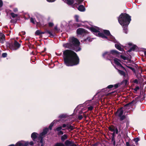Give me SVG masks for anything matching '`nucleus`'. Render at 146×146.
Returning a JSON list of instances; mask_svg holds the SVG:
<instances>
[{"label":"nucleus","mask_w":146,"mask_h":146,"mask_svg":"<svg viewBox=\"0 0 146 146\" xmlns=\"http://www.w3.org/2000/svg\"><path fill=\"white\" fill-rule=\"evenodd\" d=\"M64 63L67 66H72L79 63V58L76 54L72 51L66 50L63 52Z\"/></svg>","instance_id":"nucleus-1"},{"label":"nucleus","mask_w":146,"mask_h":146,"mask_svg":"<svg viewBox=\"0 0 146 146\" xmlns=\"http://www.w3.org/2000/svg\"><path fill=\"white\" fill-rule=\"evenodd\" d=\"M90 30L92 32L95 33H98V36L103 38L107 39L108 40H110L114 43L117 42L115 38L110 34L109 31L107 30H103L104 33L99 32L101 29L97 27H92L90 28Z\"/></svg>","instance_id":"nucleus-2"},{"label":"nucleus","mask_w":146,"mask_h":146,"mask_svg":"<svg viewBox=\"0 0 146 146\" xmlns=\"http://www.w3.org/2000/svg\"><path fill=\"white\" fill-rule=\"evenodd\" d=\"M118 20L123 28L124 32L127 33V27L131 21V17L126 13H122L120 15Z\"/></svg>","instance_id":"nucleus-3"},{"label":"nucleus","mask_w":146,"mask_h":146,"mask_svg":"<svg viewBox=\"0 0 146 146\" xmlns=\"http://www.w3.org/2000/svg\"><path fill=\"white\" fill-rule=\"evenodd\" d=\"M80 42L77 39L74 37H70L69 39V43L63 44V46L72 49L77 52L80 50L79 47Z\"/></svg>","instance_id":"nucleus-4"},{"label":"nucleus","mask_w":146,"mask_h":146,"mask_svg":"<svg viewBox=\"0 0 146 146\" xmlns=\"http://www.w3.org/2000/svg\"><path fill=\"white\" fill-rule=\"evenodd\" d=\"M117 52L114 50H112L110 51V52H105L103 54V56L104 57H106L107 59L110 60L111 62H112V60L111 59V57L112 55L115 54H117Z\"/></svg>","instance_id":"nucleus-5"},{"label":"nucleus","mask_w":146,"mask_h":146,"mask_svg":"<svg viewBox=\"0 0 146 146\" xmlns=\"http://www.w3.org/2000/svg\"><path fill=\"white\" fill-rule=\"evenodd\" d=\"M20 44L17 42L15 41L13 44H10L9 48L11 50H16L20 47Z\"/></svg>","instance_id":"nucleus-6"},{"label":"nucleus","mask_w":146,"mask_h":146,"mask_svg":"<svg viewBox=\"0 0 146 146\" xmlns=\"http://www.w3.org/2000/svg\"><path fill=\"white\" fill-rule=\"evenodd\" d=\"M48 131V129L46 128L43 130L42 133H40L39 135V138L40 139V143H42L41 146H44L43 145L42 138L44 135L46 134Z\"/></svg>","instance_id":"nucleus-7"},{"label":"nucleus","mask_w":146,"mask_h":146,"mask_svg":"<svg viewBox=\"0 0 146 146\" xmlns=\"http://www.w3.org/2000/svg\"><path fill=\"white\" fill-rule=\"evenodd\" d=\"M113 60L114 63L117 66V67L119 68V69L124 68L123 67L120 62V61L117 58H114Z\"/></svg>","instance_id":"nucleus-8"},{"label":"nucleus","mask_w":146,"mask_h":146,"mask_svg":"<svg viewBox=\"0 0 146 146\" xmlns=\"http://www.w3.org/2000/svg\"><path fill=\"white\" fill-rule=\"evenodd\" d=\"M115 46L117 49L121 51H124L123 46L119 43L115 44Z\"/></svg>","instance_id":"nucleus-9"},{"label":"nucleus","mask_w":146,"mask_h":146,"mask_svg":"<svg viewBox=\"0 0 146 146\" xmlns=\"http://www.w3.org/2000/svg\"><path fill=\"white\" fill-rule=\"evenodd\" d=\"M123 113V111L122 109V108H121L117 111L115 113V115L118 117L121 116L122 115Z\"/></svg>","instance_id":"nucleus-10"},{"label":"nucleus","mask_w":146,"mask_h":146,"mask_svg":"<svg viewBox=\"0 0 146 146\" xmlns=\"http://www.w3.org/2000/svg\"><path fill=\"white\" fill-rule=\"evenodd\" d=\"M85 32V30L83 29L79 28L77 30V33L78 34H82L84 33Z\"/></svg>","instance_id":"nucleus-11"},{"label":"nucleus","mask_w":146,"mask_h":146,"mask_svg":"<svg viewBox=\"0 0 146 146\" xmlns=\"http://www.w3.org/2000/svg\"><path fill=\"white\" fill-rule=\"evenodd\" d=\"M5 40L4 35L2 33H0V42L3 43Z\"/></svg>","instance_id":"nucleus-12"},{"label":"nucleus","mask_w":146,"mask_h":146,"mask_svg":"<svg viewBox=\"0 0 146 146\" xmlns=\"http://www.w3.org/2000/svg\"><path fill=\"white\" fill-rule=\"evenodd\" d=\"M73 143L72 141H70L68 140L66 141L65 142V144L66 146H71Z\"/></svg>","instance_id":"nucleus-13"},{"label":"nucleus","mask_w":146,"mask_h":146,"mask_svg":"<svg viewBox=\"0 0 146 146\" xmlns=\"http://www.w3.org/2000/svg\"><path fill=\"white\" fill-rule=\"evenodd\" d=\"M59 121V120H54L52 123H51L50 125L49 126V128L50 129V130L52 129V127L53 126L54 124V123H56L57 122Z\"/></svg>","instance_id":"nucleus-14"},{"label":"nucleus","mask_w":146,"mask_h":146,"mask_svg":"<svg viewBox=\"0 0 146 146\" xmlns=\"http://www.w3.org/2000/svg\"><path fill=\"white\" fill-rule=\"evenodd\" d=\"M78 9L80 11L83 12L85 11V8L83 5H81L78 7Z\"/></svg>","instance_id":"nucleus-15"},{"label":"nucleus","mask_w":146,"mask_h":146,"mask_svg":"<svg viewBox=\"0 0 146 146\" xmlns=\"http://www.w3.org/2000/svg\"><path fill=\"white\" fill-rule=\"evenodd\" d=\"M67 137L68 135L66 134H64L61 136V139L62 141H64L67 138Z\"/></svg>","instance_id":"nucleus-16"},{"label":"nucleus","mask_w":146,"mask_h":146,"mask_svg":"<svg viewBox=\"0 0 146 146\" xmlns=\"http://www.w3.org/2000/svg\"><path fill=\"white\" fill-rule=\"evenodd\" d=\"M37 133L35 132L31 134V137L33 140L36 138L37 136Z\"/></svg>","instance_id":"nucleus-17"},{"label":"nucleus","mask_w":146,"mask_h":146,"mask_svg":"<svg viewBox=\"0 0 146 146\" xmlns=\"http://www.w3.org/2000/svg\"><path fill=\"white\" fill-rule=\"evenodd\" d=\"M65 1L66 3L69 5H72L74 3V1L73 0H66Z\"/></svg>","instance_id":"nucleus-18"},{"label":"nucleus","mask_w":146,"mask_h":146,"mask_svg":"<svg viewBox=\"0 0 146 146\" xmlns=\"http://www.w3.org/2000/svg\"><path fill=\"white\" fill-rule=\"evenodd\" d=\"M67 129L68 130L72 131L74 129L73 126L72 125H70L68 124Z\"/></svg>","instance_id":"nucleus-19"},{"label":"nucleus","mask_w":146,"mask_h":146,"mask_svg":"<svg viewBox=\"0 0 146 146\" xmlns=\"http://www.w3.org/2000/svg\"><path fill=\"white\" fill-rule=\"evenodd\" d=\"M13 18H15L18 16V15L17 14H14L13 13H9Z\"/></svg>","instance_id":"nucleus-20"},{"label":"nucleus","mask_w":146,"mask_h":146,"mask_svg":"<svg viewBox=\"0 0 146 146\" xmlns=\"http://www.w3.org/2000/svg\"><path fill=\"white\" fill-rule=\"evenodd\" d=\"M116 69L117 70L118 72L119 73V74H120L121 75H124L125 74V73L123 71L121 70H120L117 68L116 67H115Z\"/></svg>","instance_id":"nucleus-21"},{"label":"nucleus","mask_w":146,"mask_h":146,"mask_svg":"<svg viewBox=\"0 0 146 146\" xmlns=\"http://www.w3.org/2000/svg\"><path fill=\"white\" fill-rule=\"evenodd\" d=\"M62 126H58L57 127L55 130V131H58V132L59 131H61L62 129Z\"/></svg>","instance_id":"nucleus-22"},{"label":"nucleus","mask_w":146,"mask_h":146,"mask_svg":"<svg viewBox=\"0 0 146 146\" xmlns=\"http://www.w3.org/2000/svg\"><path fill=\"white\" fill-rule=\"evenodd\" d=\"M46 34H49L50 35V36H53L52 32L50 31L49 30H46Z\"/></svg>","instance_id":"nucleus-23"},{"label":"nucleus","mask_w":146,"mask_h":146,"mask_svg":"<svg viewBox=\"0 0 146 146\" xmlns=\"http://www.w3.org/2000/svg\"><path fill=\"white\" fill-rule=\"evenodd\" d=\"M54 146H65L64 145L61 143H58L56 144Z\"/></svg>","instance_id":"nucleus-24"},{"label":"nucleus","mask_w":146,"mask_h":146,"mask_svg":"<svg viewBox=\"0 0 146 146\" xmlns=\"http://www.w3.org/2000/svg\"><path fill=\"white\" fill-rule=\"evenodd\" d=\"M41 31L40 30H37L35 32V34L37 35H39L41 34Z\"/></svg>","instance_id":"nucleus-25"},{"label":"nucleus","mask_w":146,"mask_h":146,"mask_svg":"<svg viewBox=\"0 0 146 146\" xmlns=\"http://www.w3.org/2000/svg\"><path fill=\"white\" fill-rule=\"evenodd\" d=\"M30 20H31V23H33V24H36V21L34 19H33L32 18H31V19Z\"/></svg>","instance_id":"nucleus-26"},{"label":"nucleus","mask_w":146,"mask_h":146,"mask_svg":"<svg viewBox=\"0 0 146 146\" xmlns=\"http://www.w3.org/2000/svg\"><path fill=\"white\" fill-rule=\"evenodd\" d=\"M139 140H140V139L138 138H135L134 139V141L135 142L136 144H137V142L139 141Z\"/></svg>","instance_id":"nucleus-27"},{"label":"nucleus","mask_w":146,"mask_h":146,"mask_svg":"<svg viewBox=\"0 0 146 146\" xmlns=\"http://www.w3.org/2000/svg\"><path fill=\"white\" fill-rule=\"evenodd\" d=\"M92 41V39H91L90 38L88 37L86 39H85L84 41H86L87 42H90Z\"/></svg>","instance_id":"nucleus-28"},{"label":"nucleus","mask_w":146,"mask_h":146,"mask_svg":"<svg viewBox=\"0 0 146 146\" xmlns=\"http://www.w3.org/2000/svg\"><path fill=\"white\" fill-rule=\"evenodd\" d=\"M119 117H120V119L121 120H123L125 118V116L124 115H122L121 116H119Z\"/></svg>","instance_id":"nucleus-29"},{"label":"nucleus","mask_w":146,"mask_h":146,"mask_svg":"<svg viewBox=\"0 0 146 146\" xmlns=\"http://www.w3.org/2000/svg\"><path fill=\"white\" fill-rule=\"evenodd\" d=\"M120 56L124 60H125L127 59V58L123 55H121Z\"/></svg>","instance_id":"nucleus-30"},{"label":"nucleus","mask_w":146,"mask_h":146,"mask_svg":"<svg viewBox=\"0 0 146 146\" xmlns=\"http://www.w3.org/2000/svg\"><path fill=\"white\" fill-rule=\"evenodd\" d=\"M64 134V133L63 131H62L61 130L59 131L58 132V135H63Z\"/></svg>","instance_id":"nucleus-31"},{"label":"nucleus","mask_w":146,"mask_h":146,"mask_svg":"<svg viewBox=\"0 0 146 146\" xmlns=\"http://www.w3.org/2000/svg\"><path fill=\"white\" fill-rule=\"evenodd\" d=\"M78 15H76L74 17L75 19L77 22H78Z\"/></svg>","instance_id":"nucleus-32"},{"label":"nucleus","mask_w":146,"mask_h":146,"mask_svg":"<svg viewBox=\"0 0 146 146\" xmlns=\"http://www.w3.org/2000/svg\"><path fill=\"white\" fill-rule=\"evenodd\" d=\"M114 133L117 134L118 133V130L117 128L114 129V131H113Z\"/></svg>","instance_id":"nucleus-33"},{"label":"nucleus","mask_w":146,"mask_h":146,"mask_svg":"<svg viewBox=\"0 0 146 146\" xmlns=\"http://www.w3.org/2000/svg\"><path fill=\"white\" fill-rule=\"evenodd\" d=\"M139 89V87L138 86H137L135 87L134 89V90L135 91H137Z\"/></svg>","instance_id":"nucleus-34"},{"label":"nucleus","mask_w":146,"mask_h":146,"mask_svg":"<svg viewBox=\"0 0 146 146\" xmlns=\"http://www.w3.org/2000/svg\"><path fill=\"white\" fill-rule=\"evenodd\" d=\"M3 5V2L2 1L0 0V8Z\"/></svg>","instance_id":"nucleus-35"},{"label":"nucleus","mask_w":146,"mask_h":146,"mask_svg":"<svg viewBox=\"0 0 146 146\" xmlns=\"http://www.w3.org/2000/svg\"><path fill=\"white\" fill-rule=\"evenodd\" d=\"M53 25L54 24L50 22L48 23V25L49 27H52Z\"/></svg>","instance_id":"nucleus-36"},{"label":"nucleus","mask_w":146,"mask_h":146,"mask_svg":"<svg viewBox=\"0 0 146 146\" xmlns=\"http://www.w3.org/2000/svg\"><path fill=\"white\" fill-rule=\"evenodd\" d=\"M7 54L6 53H3L2 54V56L3 57H5L7 56Z\"/></svg>","instance_id":"nucleus-37"},{"label":"nucleus","mask_w":146,"mask_h":146,"mask_svg":"<svg viewBox=\"0 0 146 146\" xmlns=\"http://www.w3.org/2000/svg\"><path fill=\"white\" fill-rule=\"evenodd\" d=\"M119 84H116L113 85V87H114L115 88H117L118 87Z\"/></svg>","instance_id":"nucleus-38"},{"label":"nucleus","mask_w":146,"mask_h":146,"mask_svg":"<svg viewBox=\"0 0 146 146\" xmlns=\"http://www.w3.org/2000/svg\"><path fill=\"white\" fill-rule=\"evenodd\" d=\"M113 87V85H110L107 87L108 88H111Z\"/></svg>","instance_id":"nucleus-39"},{"label":"nucleus","mask_w":146,"mask_h":146,"mask_svg":"<svg viewBox=\"0 0 146 146\" xmlns=\"http://www.w3.org/2000/svg\"><path fill=\"white\" fill-rule=\"evenodd\" d=\"M109 129L111 131L113 132L114 131V129L112 127H110Z\"/></svg>","instance_id":"nucleus-40"},{"label":"nucleus","mask_w":146,"mask_h":146,"mask_svg":"<svg viewBox=\"0 0 146 146\" xmlns=\"http://www.w3.org/2000/svg\"><path fill=\"white\" fill-rule=\"evenodd\" d=\"M68 124H63V125H62V127H63V128H64V127H67V126H68Z\"/></svg>","instance_id":"nucleus-41"},{"label":"nucleus","mask_w":146,"mask_h":146,"mask_svg":"<svg viewBox=\"0 0 146 146\" xmlns=\"http://www.w3.org/2000/svg\"><path fill=\"white\" fill-rule=\"evenodd\" d=\"M78 119L80 120L82 119L83 118V117L82 115H80L78 117Z\"/></svg>","instance_id":"nucleus-42"},{"label":"nucleus","mask_w":146,"mask_h":146,"mask_svg":"<svg viewBox=\"0 0 146 146\" xmlns=\"http://www.w3.org/2000/svg\"><path fill=\"white\" fill-rule=\"evenodd\" d=\"M93 108V107L92 106H90L88 107V109L89 110H92Z\"/></svg>","instance_id":"nucleus-43"},{"label":"nucleus","mask_w":146,"mask_h":146,"mask_svg":"<svg viewBox=\"0 0 146 146\" xmlns=\"http://www.w3.org/2000/svg\"><path fill=\"white\" fill-rule=\"evenodd\" d=\"M17 11H18V9H17V8H15L13 9V11L15 12H16Z\"/></svg>","instance_id":"nucleus-44"},{"label":"nucleus","mask_w":146,"mask_h":146,"mask_svg":"<svg viewBox=\"0 0 146 146\" xmlns=\"http://www.w3.org/2000/svg\"><path fill=\"white\" fill-rule=\"evenodd\" d=\"M46 0L49 2H54L56 0Z\"/></svg>","instance_id":"nucleus-45"},{"label":"nucleus","mask_w":146,"mask_h":146,"mask_svg":"<svg viewBox=\"0 0 146 146\" xmlns=\"http://www.w3.org/2000/svg\"><path fill=\"white\" fill-rule=\"evenodd\" d=\"M60 117H64V115H61L59 116Z\"/></svg>","instance_id":"nucleus-46"},{"label":"nucleus","mask_w":146,"mask_h":146,"mask_svg":"<svg viewBox=\"0 0 146 146\" xmlns=\"http://www.w3.org/2000/svg\"><path fill=\"white\" fill-rule=\"evenodd\" d=\"M29 144L32 145H33V142L32 141H31V142L30 143H29Z\"/></svg>","instance_id":"nucleus-47"},{"label":"nucleus","mask_w":146,"mask_h":146,"mask_svg":"<svg viewBox=\"0 0 146 146\" xmlns=\"http://www.w3.org/2000/svg\"><path fill=\"white\" fill-rule=\"evenodd\" d=\"M44 33H46V31H45L44 32H42L41 31V34H44Z\"/></svg>","instance_id":"nucleus-48"},{"label":"nucleus","mask_w":146,"mask_h":146,"mask_svg":"<svg viewBox=\"0 0 146 146\" xmlns=\"http://www.w3.org/2000/svg\"><path fill=\"white\" fill-rule=\"evenodd\" d=\"M71 146H76V145L75 144L73 143Z\"/></svg>","instance_id":"nucleus-49"},{"label":"nucleus","mask_w":146,"mask_h":146,"mask_svg":"<svg viewBox=\"0 0 146 146\" xmlns=\"http://www.w3.org/2000/svg\"><path fill=\"white\" fill-rule=\"evenodd\" d=\"M54 29L56 30H58V29H57V27H54Z\"/></svg>","instance_id":"nucleus-50"},{"label":"nucleus","mask_w":146,"mask_h":146,"mask_svg":"<svg viewBox=\"0 0 146 146\" xmlns=\"http://www.w3.org/2000/svg\"><path fill=\"white\" fill-rule=\"evenodd\" d=\"M126 104V105H125V106H124V107H125V108H126V107L127 106H128L129 105V104Z\"/></svg>","instance_id":"nucleus-51"},{"label":"nucleus","mask_w":146,"mask_h":146,"mask_svg":"<svg viewBox=\"0 0 146 146\" xmlns=\"http://www.w3.org/2000/svg\"><path fill=\"white\" fill-rule=\"evenodd\" d=\"M25 34V32H22V34L24 35Z\"/></svg>","instance_id":"nucleus-52"},{"label":"nucleus","mask_w":146,"mask_h":146,"mask_svg":"<svg viewBox=\"0 0 146 146\" xmlns=\"http://www.w3.org/2000/svg\"><path fill=\"white\" fill-rule=\"evenodd\" d=\"M131 50H132V49L133 50H134L135 48H134V47H132V48H131Z\"/></svg>","instance_id":"nucleus-53"},{"label":"nucleus","mask_w":146,"mask_h":146,"mask_svg":"<svg viewBox=\"0 0 146 146\" xmlns=\"http://www.w3.org/2000/svg\"><path fill=\"white\" fill-rule=\"evenodd\" d=\"M144 54L146 56V51H145L144 52Z\"/></svg>","instance_id":"nucleus-54"},{"label":"nucleus","mask_w":146,"mask_h":146,"mask_svg":"<svg viewBox=\"0 0 146 146\" xmlns=\"http://www.w3.org/2000/svg\"><path fill=\"white\" fill-rule=\"evenodd\" d=\"M131 50H129L128 51V52H130L131 51Z\"/></svg>","instance_id":"nucleus-55"},{"label":"nucleus","mask_w":146,"mask_h":146,"mask_svg":"<svg viewBox=\"0 0 146 146\" xmlns=\"http://www.w3.org/2000/svg\"><path fill=\"white\" fill-rule=\"evenodd\" d=\"M62 129V130H65V129Z\"/></svg>","instance_id":"nucleus-56"},{"label":"nucleus","mask_w":146,"mask_h":146,"mask_svg":"<svg viewBox=\"0 0 146 146\" xmlns=\"http://www.w3.org/2000/svg\"><path fill=\"white\" fill-rule=\"evenodd\" d=\"M129 45H131V43H129Z\"/></svg>","instance_id":"nucleus-57"},{"label":"nucleus","mask_w":146,"mask_h":146,"mask_svg":"<svg viewBox=\"0 0 146 146\" xmlns=\"http://www.w3.org/2000/svg\"><path fill=\"white\" fill-rule=\"evenodd\" d=\"M8 13H7V15H8Z\"/></svg>","instance_id":"nucleus-58"}]
</instances>
